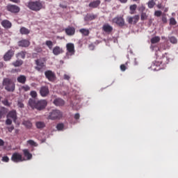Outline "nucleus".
Returning <instances> with one entry per match:
<instances>
[{"mask_svg": "<svg viewBox=\"0 0 178 178\" xmlns=\"http://www.w3.org/2000/svg\"><path fill=\"white\" fill-rule=\"evenodd\" d=\"M29 105L32 109L37 111H44L48 105V102L46 99L35 100L34 99H29Z\"/></svg>", "mask_w": 178, "mask_h": 178, "instance_id": "1", "label": "nucleus"}, {"mask_svg": "<svg viewBox=\"0 0 178 178\" xmlns=\"http://www.w3.org/2000/svg\"><path fill=\"white\" fill-rule=\"evenodd\" d=\"M44 3H44V1H41L40 0L35 1H30L27 3L26 6L30 9V10H33V12H40V10L44 8Z\"/></svg>", "mask_w": 178, "mask_h": 178, "instance_id": "2", "label": "nucleus"}, {"mask_svg": "<svg viewBox=\"0 0 178 178\" xmlns=\"http://www.w3.org/2000/svg\"><path fill=\"white\" fill-rule=\"evenodd\" d=\"M3 86H4L5 90H6V91H8V92H13V91H15V83L12 81V79L9 78L3 79Z\"/></svg>", "mask_w": 178, "mask_h": 178, "instance_id": "3", "label": "nucleus"}, {"mask_svg": "<svg viewBox=\"0 0 178 178\" xmlns=\"http://www.w3.org/2000/svg\"><path fill=\"white\" fill-rule=\"evenodd\" d=\"M63 116V113H62L60 111L55 109L49 112L47 119H49L50 120H59L62 119Z\"/></svg>", "mask_w": 178, "mask_h": 178, "instance_id": "4", "label": "nucleus"}, {"mask_svg": "<svg viewBox=\"0 0 178 178\" xmlns=\"http://www.w3.org/2000/svg\"><path fill=\"white\" fill-rule=\"evenodd\" d=\"M35 65L36 67H35V70H38V72H44L45 70V60L42 59H37L35 60Z\"/></svg>", "mask_w": 178, "mask_h": 178, "instance_id": "5", "label": "nucleus"}, {"mask_svg": "<svg viewBox=\"0 0 178 178\" xmlns=\"http://www.w3.org/2000/svg\"><path fill=\"white\" fill-rule=\"evenodd\" d=\"M44 76L46 79H47L49 81H51V83L56 81V74L51 70H47L44 72Z\"/></svg>", "mask_w": 178, "mask_h": 178, "instance_id": "6", "label": "nucleus"}, {"mask_svg": "<svg viewBox=\"0 0 178 178\" xmlns=\"http://www.w3.org/2000/svg\"><path fill=\"white\" fill-rule=\"evenodd\" d=\"M6 10H8V12H10V13L16 15L20 12V7L15 4H8L6 6Z\"/></svg>", "mask_w": 178, "mask_h": 178, "instance_id": "7", "label": "nucleus"}, {"mask_svg": "<svg viewBox=\"0 0 178 178\" xmlns=\"http://www.w3.org/2000/svg\"><path fill=\"white\" fill-rule=\"evenodd\" d=\"M11 161L15 163H19V162H23L24 159H23V156L19 153L15 152L11 156Z\"/></svg>", "mask_w": 178, "mask_h": 178, "instance_id": "8", "label": "nucleus"}, {"mask_svg": "<svg viewBox=\"0 0 178 178\" xmlns=\"http://www.w3.org/2000/svg\"><path fill=\"white\" fill-rule=\"evenodd\" d=\"M113 23H115L119 27H123L125 24L124 18L123 17H115L113 19Z\"/></svg>", "mask_w": 178, "mask_h": 178, "instance_id": "9", "label": "nucleus"}, {"mask_svg": "<svg viewBox=\"0 0 178 178\" xmlns=\"http://www.w3.org/2000/svg\"><path fill=\"white\" fill-rule=\"evenodd\" d=\"M162 63H169V57L167 53L162 55V60L155 61L154 66H161Z\"/></svg>", "mask_w": 178, "mask_h": 178, "instance_id": "10", "label": "nucleus"}, {"mask_svg": "<svg viewBox=\"0 0 178 178\" xmlns=\"http://www.w3.org/2000/svg\"><path fill=\"white\" fill-rule=\"evenodd\" d=\"M15 55V50L14 49H9L8 50L7 52H6V54L3 56V60H5V62H8L9 60H10V59H12V58H13Z\"/></svg>", "mask_w": 178, "mask_h": 178, "instance_id": "11", "label": "nucleus"}, {"mask_svg": "<svg viewBox=\"0 0 178 178\" xmlns=\"http://www.w3.org/2000/svg\"><path fill=\"white\" fill-rule=\"evenodd\" d=\"M138 20H140V15H138L134 17H127V22H128L129 24H137V23H138Z\"/></svg>", "mask_w": 178, "mask_h": 178, "instance_id": "12", "label": "nucleus"}, {"mask_svg": "<svg viewBox=\"0 0 178 178\" xmlns=\"http://www.w3.org/2000/svg\"><path fill=\"white\" fill-rule=\"evenodd\" d=\"M40 94L41 97H48L49 95V88L47 86H42L40 89Z\"/></svg>", "mask_w": 178, "mask_h": 178, "instance_id": "13", "label": "nucleus"}, {"mask_svg": "<svg viewBox=\"0 0 178 178\" xmlns=\"http://www.w3.org/2000/svg\"><path fill=\"white\" fill-rule=\"evenodd\" d=\"M76 53V50H74V44L73 43H68L67 44V56L69 55L72 56V55H74Z\"/></svg>", "mask_w": 178, "mask_h": 178, "instance_id": "14", "label": "nucleus"}, {"mask_svg": "<svg viewBox=\"0 0 178 178\" xmlns=\"http://www.w3.org/2000/svg\"><path fill=\"white\" fill-rule=\"evenodd\" d=\"M17 45L22 48H28V47H30V41L23 39L17 42Z\"/></svg>", "mask_w": 178, "mask_h": 178, "instance_id": "15", "label": "nucleus"}, {"mask_svg": "<svg viewBox=\"0 0 178 178\" xmlns=\"http://www.w3.org/2000/svg\"><path fill=\"white\" fill-rule=\"evenodd\" d=\"M7 118H10L13 119V122H16V120H17V113L16 110L10 111L7 115Z\"/></svg>", "mask_w": 178, "mask_h": 178, "instance_id": "16", "label": "nucleus"}, {"mask_svg": "<svg viewBox=\"0 0 178 178\" xmlns=\"http://www.w3.org/2000/svg\"><path fill=\"white\" fill-rule=\"evenodd\" d=\"M101 5V0H95L93 1H91L88 6L89 8H92V9H96V8H98Z\"/></svg>", "mask_w": 178, "mask_h": 178, "instance_id": "17", "label": "nucleus"}, {"mask_svg": "<svg viewBox=\"0 0 178 178\" xmlns=\"http://www.w3.org/2000/svg\"><path fill=\"white\" fill-rule=\"evenodd\" d=\"M53 104L56 106H63L65 105V101L60 98H56L54 100Z\"/></svg>", "mask_w": 178, "mask_h": 178, "instance_id": "18", "label": "nucleus"}, {"mask_svg": "<svg viewBox=\"0 0 178 178\" xmlns=\"http://www.w3.org/2000/svg\"><path fill=\"white\" fill-rule=\"evenodd\" d=\"M96 17H98L97 15L87 14L84 17V20L85 22H91V20H95Z\"/></svg>", "mask_w": 178, "mask_h": 178, "instance_id": "19", "label": "nucleus"}, {"mask_svg": "<svg viewBox=\"0 0 178 178\" xmlns=\"http://www.w3.org/2000/svg\"><path fill=\"white\" fill-rule=\"evenodd\" d=\"M102 30L105 32V33H112V31H113V27H112L111 25H109L108 24H106L103 26L102 27Z\"/></svg>", "mask_w": 178, "mask_h": 178, "instance_id": "20", "label": "nucleus"}, {"mask_svg": "<svg viewBox=\"0 0 178 178\" xmlns=\"http://www.w3.org/2000/svg\"><path fill=\"white\" fill-rule=\"evenodd\" d=\"M17 81L18 83H20V84H26V81H27V77L24 75H19L17 78Z\"/></svg>", "mask_w": 178, "mask_h": 178, "instance_id": "21", "label": "nucleus"}, {"mask_svg": "<svg viewBox=\"0 0 178 178\" xmlns=\"http://www.w3.org/2000/svg\"><path fill=\"white\" fill-rule=\"evenodd\" d=\"M1 26H3L4 29H10V27H12V23L8 19H4L1 22Z\"/></svg>", "mask_w": 178, "mask_h": 178, "instance_id": "22", "label": "nucleus"}, {"mask_svg": "<svg viewBox=\"0 0 178 178\" xmlns=\"http://www.w3.org/2000/svg\"><path fill=\"white\" fill-rule=\"evenodd\" d=\"M63 50L58 46L55 47L53 49L54 55L58 56V55H60V54H63Z\"/></svg>", "mask_w": 178, "mask_h": 178, "instance_id": "23", "label": "nucleus"}, {"mask_svg": "<svg viewBox=\"0 0 178 178\" xmlns=\"http://www.w3.org/2000/svg\"><path fill=\"white\" fill-rule=\"evenodd\" d=\"M26 55H27V51H21L16 54V58H20L21 59H25Z\"/></svg>", "mask_w": 178, "mask_h": 178, "instance_id": "24", "label": "nucleus"}, {"mask_svg": "<svg viewBox=\"0 0 178 178\" xmlns=\"http://www.w3.org/2000/svg\"><path fill=\"white\" fill-rule=\"evenodd\" d=\"M19 33H21L22 35H27L28 34H30V30L24 26H22L19 30Z\"/></svg>", "mask_w": 178, "mask_h": 178, "instance_id": "25", "label": "nucleus"}, {"mask_svg": "<svg viewBox=\"0 0 178 178\" xmlns=\"http://www.w3.org/2000/svg\"><path fill=\"white\" fill-rule=\"evenodd\" d=\"M75 33H76V28L68 26L67 35H74Z\"/></svg>", "mask_w": 178, "mask_h": 178, "instance_id": "26", "label": "nucleus"}, {"mask_svg": "<svg viewBox=\"0 0 178 178\" xmlns=\"http://www.w3.org/2000/svg\"><path fill=\"white\" fill-rule=\"evenodd\" d=\"M23 152H24V156L27 158L28 161H29V159H31V158H33V154H31L30 152H29V149H25L23 150Z\"/></svg>", "mask_w": 178, "mask_h": 178, "instance_id": "27", "label": "nucleus"}, {"mask_svg": "<svg viewBox=\"0 0 178 178\" xmlns=\"http://www.w3.org/2000/svg\"><path fill=\"white\" fill-rule=\"evenodd\" d=\"M74 120H72L70 121L71 124H76V123L79 122V119H80V114L79 113H76L74 116Z\"/></svg>", "mask_w": 178, "mask_h": 178, "instance_id": "28", "label": "nucleus"}, {"mask_svg": "<svg viewBox=\"0 0 178 178\" xmlns=\"http://www.w3.org/2000/svg\"><path fill=\"white\" fill-rule=\"evenodd\" d=\"M35 127L37 129H44V127H45V122L42 121H38L35 122Z\"/></svg>", "mask_w": 178, "mask_h": 178, "instance_id": "29", "label": "nucleus"}, {"mask_svg": "<svg viewBox=\"0 0 178 178\" xmlns=\"http://www.w3.org/2000/svg\"><path fill=\"white\" fill-rule=\"evenodd\" d=\"M79 33H81L83 35H85L86 37H88V35H90V30L86 29H81L79 30Z\"/></svg>", "mask_w": 178, "mask_h": 178, "instance_id": "30", "label": "nucleus"}, {"mask_svg": "<svg viewBox=\"0 0 178 178\" xmlns=\"http://www.w3.org/2000/svg\"><path fill=\"white\" fill-rule=\"evenodd\" d=\"M13 66H15V67H19L23 65V60H17L16 61L13 62L12 63Z\"/></svg>", "mask_w": 178, "mask_h": 178, "instance_id": "31", "label": "nucleus"}, {"mask_svg": "<svg viewBox=\"0 0 178 178\" xmlns=\"http://www.w3.org/2000/svg\"><path fill=\"white\" fill-rule=\"evenodd\" d=\"M150 41L152 44H157V42L161 41V38H159V36H155L153 37Z\"/></svg>", "mask_w": 178, "mask_h": 178, "instance_id": "32", "label": "nucleus"}, {"mask_svg": "<svg viewBox=\"0 0 178 178\" xmlns=\"http://www.w3.org/2000/svg\"><path fill=\"white\" fill-rule=\"evenodd\" d=\"M129 9L131 10L130 14L134 15L136 10L137 9V6L136 4L131 5L130 6Z\"/></svg>", "mask_w": 178, "mask_h": 178, "instance_id": "33", "label": "nucleus"}, {"mask_svg": "<svg viewBox=\"0 0 178 178\" xmlns=\"http://www.w3.org/2000/svg\"><path fill=\"white\" fill-rule=\"evenodd\" d=\"M24 126H25L27 129H31L33 127V123L30 121H24L23 122Z\"/></svg>", "mask_w": 178, "mask_h": 178, "instance_id": "34", "label": "nucleus"}, {"mask_svg": "<svg viewBox=\"0 0 178 178\" xmlns=\"http://www.w3.org/2000/svg\"><path fill=\"white\" fill-rule=\"evenodd\" d=\"M27 144H29V145H31V147H38V144L33 140H27Z\"/></svg>", "mask_w": 178, "mask_h": 178, "instance_id": "35", "label": "nucleus"}, {"mask_svg": "<svg viewBox=\"0 0 178 178\" xmlns=\"http://www.w3.org/2000/svg\"><path fill=\"white\" fill-rule=\"evenodd\" d=\"M56 129L58 131H62V130L65 129V125L63 124V123H59L56 125Z\"/></svg>", "mask_w": 178, "mask_h": 178, "instance_id": "36", "label": "nucleus"}, {"mask_svg": "<svg viewBox=\"0 0 178 178\" xmlns=\"http://www.w3.org/2000/svg\"><path fill=\"white\" fill-rule=\"evenodd\" d=\"M169 40L171 42V44H177V38L175 36H170L169 37Z\"/></svg>", "mask_w": 178, "mask_h": 178, "instance_id": "37", "label": "nucleus"}, {"mask_svg": "<svg viewBox=\"0 0 178 178\" xmlns=\"http://www.w3.org/2000/svg\"><path fill=\"white\" fill-rule=\"evenodd\" d=\"M147 6L149 9H152L155 6V1L154 0H151L147 3Z\"/></svg>", "mask_w": 178, "mask_h": 178, "instance_id": "38", "label": "nucleus"}, {"mask_svg": "<svg viewBox=\"0 0 178 178\" xmlns=\"http://www.w3.org/2000/svg\"><path fill=\"white\" fill-rule=\"evenodd\" d=\"M47 47H48L49 49H52V47H54V43L51 40H47L45 42Z\"/></svg>", "mask_w": 178, "mask_h": 178, "instance_id": "39", "label": "nucleus"}, {"mask_svg": "<svg viewBox=\"0 0 178 178\" xmlns=\"http://www.w3.org/2000/svg\"><path fill=\"white\" fill-rule=\"evenodd\" d=\"M4 115H6V108L5 107L0 108V115L3 116Z\"/></svg>", "mask_w": 178, "mask_h": 178, "instance_id": "40", "label": "nucleus"}, {"mask_svg": "<svg viewBox=\"0 0 178 178\" xmlns=\"http://www.w3.org/2000/svg\"><path fill=\"white\" fill-rule=\"evenodd\" d=\"M170 24L171 26H176L177 24V22L175 18L172 17L170 19Z\"/></svg>", "mask_w": 178, "mask_h": 178, "instance_id": "41", "label": "nucleus"}, {"mask_svg": "<svg viewBox=\"0 0 178 178\" xmlns=\"http://www.w3.org/2000/svg\"><path fill=\"white\" fill-rule=\"evenodd\" d=\"M141 20H147L148 19V15L146 13H142L140 15Z\"/></svg>", "mask_w": 178, "mask_h": 178, "instance_id": "42", "label": "nucleus"}, {"mask_svg": "<svg viewBox=\"0 0 178 178\" xmlns=\"http://www.w3.org/2000/svg\"><path fill=\"white\" fill-rule=\"evenodd\" d=\"M154 16H156V17H161V16H162V11H161V10L155 11Z\"/></svg>", "mask_w": 178, "mask_h": 178, "instance_id": "43", "label": "nucleus"}, {"mask_svg": "<svg viewBox=\"0 0 178 178\" xmlns=\"http://www.w3.org/2000/svg\"><path fill=\"white\" fill-rule=\"evenodd\" d=\"M163 23H168V18L166 17V14H163L161 17Z\"/></svg>", "mask_w": 178, "mask_h": 178, "instance_id": "44", "label": "nucleus"}, {"mask_svg": "<svg viewBox=\"0 0 178 178\" xmlns=\"http://www.w3.org/2000/svg\"><path fill=\"white\" fill-rule=\"evenodd\" d=\"M2 104L5 105V106H10V103H9V101L8 99H4L2 101Z\"/></svg>", "mask_w": 178, "mask_h": 178, "instance_id": "45", "label": "nucleus"}, {"mask_svg": "<svg viewBox=\"0 0 178 178\" xmlns=\"http://www.w3.org/2000/svg\"><path fill=\"white\" fill-rule=\"evenodd\" d=\"M22 89L24 90V91H30V86L28 85L22 86Z\"/></svg>", "mask_w": 178, "mask_h": 178, "instance_id": "46", "label": "nucleus"}, {"mask_svg": "<svg viewBox=\"0 0 178 178\" xmlns=\"http://www.w3.org/2000/svg\"><path fill=\"white\" fill-rule=\"evenodd\" d=\"M138 10H139V12H142V13H144V11L145 10V6L143 5L140 6L138 8Z\"/></svg>", "mask_w": 178, "mask_h": 178, "instance_id": "47", "label": "nucleus"}, {"mask_svg": "<svg viewBox=\"0 0 178 178\" xmlns=\"http://www.w3.org/2000/svg\"><path fill=\"white\" fill-rule=\"evenodd\" d=\"M31 97H32V98H36L37 97V92L33 90L31 92Z\"/></svg>", "mask_w": 178, "mask_h": 178, "instance_id": "48", "label": "nucleus"}, {"mask_svg": "<svg viewBox=\"0 0 178 178\" xmlns=\"http://www.w3.org/2000/svg\"><path fill=\"white\" fill-rule=\"evenodd\" d=\"M1 161L3 162H9V157H8V156H4L2 157Z\"/></svg>", "mask_w": 178, "mask_h": 178, "instance_id": "49", "label": "nucleus"}, {"mask_svg": "<svg viewBox=\"0 0 178 178\" xmlns=\"http://www.w3.org/2000/svg\"><path fill=\"white\" fill-rule=\"evenodd\" d=\"M6 124L7 126H10V124H12V120L8 118L6 120Z\"/></svg>", "mask_w": 178, "mask_h": 178, "instance_id": "50", "label": "nucleus"}, {"mask_svg": "<svg viewBox=\"0 0 178 178\" xmlns=\"http://www.w3.org/2000/svg\"><path fill=\"white\" fill-rule=\"evenodd\" d=\"M9 133H12V131H13V130H15V127L13 125H12L11 127H7Z\"/></svg>", "mask_w": 178, "mask_h": 178, "instance_id": "51", "label": "nucleus"}, {"mask_svg": "<svg viewBox=\"0 0 178 178\" xmlns=\"http://www.w3.org/2000/svg\"><path fill=\"white\" fill-rule=\"evenodd\" d=\"M120 69H121L122 72H125L126 69H127V67H126V65L124 64H122L120 65Z\"/></svg>", "mask_w": 178, "mask_h": 178, "instance_id": "52", "label": "nucleus"}, {"mask_svg": "<svg viewBox=\"0 0 178 178\" xmlns=\"http://www.w3.org/2000/svg\"><path fill=\"white\" fill-rule=\"evenodd\" d=\"M18 106H19V108H24V104L23 103H22V102H19Z\"/></svg>", "mask_w": 178, "mask_h": 178, "instance_id": "53", "label": "nucleus"}, {"mask_svg": "<svg viewBox=\"0 0 178 178\" xmlns=\"http://www.w3.org/2000/svg\"><path fill=\"white\" fill-rule=\"evenodd\" d=\"M35 50L36 51V52H42V49H41V47H35Z\"/></svg>", "mask_w": 178, "mask_h": 178, "instance_id": "54", "label": "nucleus"}, {"mask_svg": "<svg viewBox=\"0 0 178 178\" xmlns=\"http://www.w3.org/2000/svg\"><path fill=\"white\" fill-rule=\"evenodd\" d=\"M10 2H13V3H20V0H9Z\"/></svg>", "mask_w": 178, "mask_h": 178, "instance_id": "55", "label": "nucleus"}, {"mask_svg": "<svg viewBox=\"0 0 178 178\" xmlns=\"http://www.w3.org/2000/svg\"><path fill=\"white\" fill-rule=\"evenodd\" d=\"M5 145V141L3 140L0 139V147H3Z\"/></svg>", "mask_w": 178, "mask_h": 178, "instance_id": "56", "label": "nucleus"}, {"mask_svg": "<svg viewBox=\"0 0 178 178\" xmlns=\"http://www.w3.org/2000/svg\"><path fill=\"white\" fill-rule=\"evenodd\" d=\"M159 52H161V49L160 48H159L158 51H156V53L157 56H161V55L159 54Z\"/></svg>", "mask_w": 178, "mask_h": 178, "instance_id": "57", "label": "nucleus"}, {"mask_svg": "<svg viewBox=\"0 0 178 178\" xmlns=\"http://www.w3.org/2000/svg\"><path fill=\"white\" fill-rule=\"evenodd\" d=\"M121 3H126L127 2V0H119Z\"/></svg>", "mask_w": 178, "mask_h": 178, "instance_id": "58", "label": "nucleus"}, {"mask_svg": "<svg viewBox=\"0 0 178 178\" xmlns=\"http://www.w3.org/2000/svg\"><path fill=\"white\" fill-rule=\"evenodd\" d=\"M157 8H158V9H162V4L161 3L158 4Z\"/></svg>", "mask_w": 178, "mask_h": 178, "instance_id": "59", "label": "nucleus"}, {"mask_svg": "<svg viewBox=\"0 0 178 178\" xmlns=\"http://www.w3.org/2000/svg\"><path fill=\"white\" fill-rule=\"evenodd\" d=\"M3 67V63L0 62V69H2Z\"/></svg>", "mask_w": 178, "mask_h": 178, "instance_id": "60", "label": "nucleus"}, {"mask_svg": "<svg viewBox=\"0 0 178 178\" xmlns=\"http://www.w3.org/2000/svg\"><path fill=\"white\" fill-rule=\"evenodd\" d=\"M168 10H169V8H164V12H165V13H166V12H168Z\"/></svg>", "mask_w": 178, "mask_h": 178, "instance_id": "61", "label": "nucleus"}, {"mask_svg": "<svg viewBox=\"0 0 178 178\" xmlns=\"http://www.w3.org/2000/svg\"><path fill=\"white\" fill-rule=\"evenodd\" d=\"M14 70V72H20V69H15V70Z\"/></svg>", "mask_w": 178, "mask_h": 178, "instance_id": "62", "label": "nucleus"}, {"mask_svg": "<svg viewBox=\"0 0 178 178\" xmlns=\"http://www.w3.org/2000/svg\"><path fill=\"white\" fill-rule=\"evenodd\" d=\"M72 108H74V106H76V102L72 103Z\"/></svg>", "mask_w": 178, "mask_h": 178, "instance_id": "63", "label": "nucleus"}, {"mask_svg": "<svg viewBox=\"0 0 178 178\" xmlns=\"http://www.w3.org/2000/svg\"><path fill=\"white\" fill-rule=\"evenodd\" d=\"M17 133H19V129L15 130V134H17Z\"/></svg>", "mask_w": 178, "mask_h": 178, "instance_id": "64", "label": "nucleus"}]
</instances>
